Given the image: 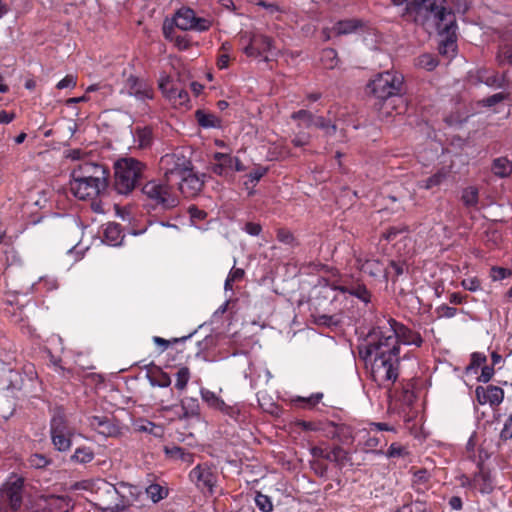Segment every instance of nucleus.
Wrapping results in <instances>:
<instances>
[{
  "label": "nucleus",
  "instance_id": "nucleus-1",
  "mask_svg": "<svg viewBox=\"0 0 512 512\" xmlns=\"http://www.w3.org/2000/svg\"><path fill=\"white\" fill-rule=\"evenodd\" d=\"M370 338L360 355L369 365L372 380L378 386L389 389L400 375V352L394 344H386L372 333Z\"/></svg>",
  "mask_w": 512,
  "mask_h": 512
},
{
  "label": "nucleus",
  "instance_id": "nucleus-2",
  "mask_svg": "<svg viewBox=\"0 0 512 512\" xmlns=\"http://www.w3.org/2000/svg\"><path fill=\"white\" fill-rule=\"evenodd\" d=\"M108 171L102 165L83 162L71 172L70 191L80 200L93 199L106 190Z\"/></svg>",
  "mask_w": 512,
  "mask_h": 512
},
{
  "label": "nucleus",
  "instance_id": "nucleus-3",
  "mask_svg": "<svg viewBox=\"0 0 512 512\" xmlns=\"http://www.w3.org/2000/svg\"><path fill=\"white\" fill-rule=\"evenodd\" d=\"M445 3V0H411L407 13L427 30L435 27L447 29L448 25L453 24L455 14Z\"/></svg>",
  "mask_w": 512,
  "mask_h": 512
},
{
  "label": "nucleus",
  "instance_id": "nucleus-4",
  "mask_svg": "<svg viewBox=\"0 0 512 512\" xmlns=\"http://www.w3.org/2000/svg\"><path fill=\"white\" fill-rule=\"evenodd\" d=\"M371 333L386 344L388 342H391L392 345L394 344L399 352L400 344L420 347L423 343V339L418 332L413 331L393 318L379 322Z\"/></svg>",
  "mask_w": 512,
  "mask_h": 512
},
{
  "label": "nucleus",
  "instance_id": "nucleus-5",
  "mask_svg": "<svg viewBox=\"0 0 512 512\" xmlns=\"http://www.w3.org/2000/svg\"><path fill=\"white\" fill-rule=\"evenodd\" d=\"M114 188L119 194H129L143 177L145 165L134 158L119 159L115 165Z\"/></svg>",
  "mask_w": 512,
  "mask_h": 512
},
{
  "label": "nucleus",
  "instance_id": "nucleus-6",
  "mask_svg": "<svg viewBox=\"0 0 512 512\" xmlns=\"http://www.w3.org/2000/svg\"><path fill=\"white\" fill-rule=\"evenodd\" d=\"M404 77L396 71H386L378 74L369 82L368 88L371 93L379 100L384 101V105H388V101L400 96L403 91Z\"/></svg>",
  "mask_w": 512,
  "mask_h": 512
},
{
  "label": "nucleus",
  "instance_id": "nucleus-7",
  "mask_svg": "<svg viewBox=\"0 0 512 512\" xmlns=\"http://www.w3.org/2000/svg\"><path fill=\"white\" fill-rule=\"evenodd\" d=\"M142 193L164 209H171L179 204V199L173 191V184L166 181H148L142 187Z\"/></svg>",
  "mask_w": 512,
  "mask_h": 512
},
{
  "label": "nucleus",
  "instance_id": "nucleus-8",
  "mask_svg": "<svg viewBox=\"0 0 512 512\" xmlns=\"http://www.w3.org/2000/svg\"><path fill=\"white\" fill-rule=\"evenodd\" d=\"M24 481L16 475L11 476L0 488V510L16 512L22 504Z\"/></svg>",
  "mask_w": 512,
  "mask_h": 512
},
{
  "label": "nucleus",
  "instance_id": "nucleus-9",
  "mask_svg": "<svg viewBox=\"0 0 512 512\" xmlns=\"http://www.w3.org/2000/svg\"><path fill=\"white\" fill-rule=\"evenodd\" d=\"M164 181L174 184L191 167L190 160L181 152L165 154L159 162Z\"/></svg>",
  "mask_w": 512,
  "mask_h": 512
},
{
  "label": "nucleus",
  "instance_id": "nucleus-10",
  "mask_svg": "<svg viewBox=\"0 0 512 512\" xmlns=\"http://www.w3.org/2000/svg\"><path fill=\"white\" fill-rule=\"evenodd\" d=\"M191 482L202 493L212 495L217 484V473L207 463L198 464L189 473Z\"/></svg>",
  "mask_w": 512,
  "mask_h": 512
},
{
  "label": "nucleus",
  "instance_id": "nucleus-11",
  "mask_svg": "<svg viewBox=\"0 0 512 512\" xmlns=\"http://www.w3.org/2000/svg\"><path fill=\"white\" fill-rule=\"evenodd\" d=\"M51 439L58 451H67L71 447L72 430L68 427L66 419L61 414H56L51 419Z\"/></svg>",
  "mask_w": 512,
  "mask_h": 512
},
{
  "label": "nucleus",
  "instance_id": "nucleus-12",
  "mask_svg": "<svg viewBox=\"0 0 512 512\" xmlns=\"http://www.w3.org/2000/svg\"><path fill=\"white\" fill-rule=\"evenodd\" d=\"M243 52L248 57H261L263 60L268 61L270 55L276 54L273 39L261 33H252L248 38V44L244 47Z\"/></svg>",
  "mask_w": 512,
  "mask_h": 512
},
{
  "label": "nucleus",
  "instance_id": "nucleus-13",
  "mask_svg": "<svg viewBox=\"0 0 512 512\" xmlns=\"http://www.w3.org/2000/svg\"><path fill=\"white\" fill-rule=\"evenodd\" d=\"M174 21L176 27L184 31L195 30L203 32L208 30L212 25V21L210 19L197 17L195 12L190 8L180 9L176 13Z\"/></svg>",
  "mask_w": 512,
  "mask_h": 512
},
{
  "label": "nucleus",
  "instance_id": "nucleus-14",
  "mask_svg": "<svg viewBox=\"0 0 512 512\" xmlns=\"http://www.w3.org/2000/svg\"><path fill=\"white\" fill-rule=\"evenodd\" d=\"M332 289L353 296L365 304L371 301L370 292L359 279L342 278L332 284Z\"/></svg>",
  "mask_w": 512,
  "mask_h": 512
},
{
  "label": "nucleus",
  "instance_id": "nucleus-15",
  "mask_svg": "<svg viewBox=\"0 0 512 512\" xmlns=\"http://www.w3.org/2000/svg\"><path fill=\"white\" fill-rule=\"evenodd\" d=\"M179 191L187 198L197 196L205 183V174H197L192 166L176 182Z\"/></svg>",
  "mask_w": 512,
  "mask_h": 512
},
{
  "label": "nucleus",
  "instance_id": "nucleus-16",
  "mask_svg": "<svg viewBox=\"0 0 512 512\" xmlns=\"http://www.w3.org/2000/svg\"><path fill=\"white\" fill-rule=\"evenodd\" d=\"M36 505L44 512H68L71 500L67 496L40 495L36 499Z\"/></svg>",
  "mask_w": 512,
  "mask_h": 512
},
{
  "label": "nucleus",
  "instance_id": "nucleus-17",
  "mask_svg": "<svg viewBox=\"0 0 512 512\" xmlns=\"http://www.w3.org/2000/svg\"><path fill=\"white\" fill-rule=\"evenodd\" d=\"M98 490L103 491L111 498L112 501H114V505L100 507L102 512H123L129 507L130 503L128 499L120 495L119 491L113 484L102 480L99 483Z\"/></svg>",
  "mask_w": 512,
  "mask_h": 512
},
{
  "label": "nucleus",
  "instance_id": "nucleus-18",
  "mask_svg": "<svg viewBox=\"0 0 512 512\" xmlns=\"http://www.w3.org/2000/svg\"><path fill=\"white\" fill-rule=\"evenodd\" d=\"M495 61L499 67H512V29H508L501 34Z\"/></svg>",
  "mask_w": 512,
  "mask_h": 512
},
{
  "label": "nucleus",
  "instance_id": "nucleus-19",
  "mask_svg": "<svg viewBox=\"0 0 512 512\" xmlns=\"http://www.w3.org/2000/svg\"><path fill=\"white\" fill-rule=\"evenodd\" d=\"M447 27V29H441V27H435L434 29L442 37L439 44V52L443 55L453 56L456 51V17H454L453 24Z\"/></svg>",
  "mask_w": 512,
  "mask_h": 512
},
{
  "label": "nucleus",
  "instance_id": "nucleus-20",
  "mask_svg": "<svg viewBox=\"0 0 512 512\" xmlns=\"http://www.w3.org/2000/svg\"><path fill=\"white\" fill-rule=\"evenodd\" d=\"M475 394L481 405L489 403L491 406H497L504 399L503 389L494 385H489L486 388L478 386L475 390Z\"/></svg>",
  "mask_w": 512,
  "mask_h": 512
},
{
  "label": "nucleus",
  "instance_id": "nucleus-21",
  "mask_svg": "<svg viewBox=\"0 0 512 512\" xmlns=\"http://www.w3.org/2000/svg\"><path fill=\"white\" fill-rule=\"evenodd\" d=\"M89 425L99 434L106 437H114L120 433L119 426L113 419L106 416H92L89 418Z\"/></svg>",
  "mask_w": 512,
  "mask_h": 512
},
{
  "label": "nucleus",
  "instance_id": "nucleus-22",
  "mask_svg": "<svg viewBox=\"0 0 512 512\" xmlns=\"http://www.w3.org/2000/svg\"><path fill=\"white\" fill-rule=\"evenodd\" d=\"M129 95L139 100L152 99L153 89L143 80L131 75L126 80L125 85Z\"/></svg>",
  "mask_w": 512,
  "mask_h": 512
},
{
  "label": "nucleus",
  "instance_id": "nucleus-23",
  "mask_svg": "<svg viewBox=\"0 0 512 512\" xmlns=\"http://www.w3.org/2000/svg\"><path fill=\"white\" fill-rule=\"evenodd\" d=\"M412 489L418 494H425L431 487V474L427 469H416L412 472Z\"/></svg>",
  "mask_w": 512,
  "mask_h": 512
},
{
  "label": "nucleus",
  "instance_id": "nucleus-24",
  "mask_svg": "<svg viewBox=\"0 0 512 512\" xmlns=\"http://www.w3.org/2000/svg\"><path fill=\"white\" fill-rule=\"evenodd\" d=\"M328 433L332 438L338 439L343 444H350L354 439L353 428L345 423H330Z\"/></svg>",
  "mask_w": 512,
  "mask_h": 512
},
{
  "label": "nucleus",
  "instance_id": "nucleus-25",
  "mask_svg": "<svg viewBox=\"0 0 512 512\" xmlns=\"http://www.w3.org/2000/svg\"><path fill=\"white\" fill-rule=\"evenodd\" d=\"M470 485L483 494L491 493L494 488L490 473L483 468H480L479 472L474 475Z\"/></svg>",
  "mask_w": 512,
  "mask_h": 512
},
{
  "label": "nucleus",
  "instance_id": "nucleus-26",
  "mask_svg": "<svg viewBox=\"0 0 512 512\" xmlns=\"http://www.w3.org/2000/svg\"><path fill=\"white\" fill-rule=\"evenodd\" d=\"M450 175V170L441 168L427 179L418 181L417 187L425 190H432L442 185Z\"/></svg>",
  "mask_w": 512,
  "mask_h": 512
},
{
  "label": "nucleus",
  "instance_id": "nucleus-27",
  "mask_svg": "<svg viewBox=\"0 0 512 512\" xmlns=\"http://www.w3.org/2000/svg\"><path fill=\"white\" fill-rule=\"evenodd\" d=\"M214 159L216 163L213 164L212 170L220 176H225L232 171L233 161H237V157H232L224 153H216Z\"/></svg>",
  "mask_w": 512,
  "mask_h": 512
},
{
  "label": "nucleus",
  "instance_id": "nucleus-28",
  "mask_svg": "<svg viewBox=\"0 0 512 512\" xmlns=\"http://www.w3.org/2000/svg\"><path fill=\"white\" fill-rule=\"evenodd\" d=\"M325 460L333 462L336 464V466L342 468L350 462V456L349 453L340 446H335L332 448L328 447Z\"/></svg>",
  "mask_w": 512,
  "mask_h": 512
},
{
  "label": "nucleus",
  "instance_id": "nucleus-29",
  "mask_svg": "<svg viewBox=\"0 0 512 512\" xmlns=\"http://www.w3.org/2000/svg\"><path fill=\"white\" fill-rule=\"evenodd\" d=\"M478 78L485 85L494 88H502L506 85L507 82L505 72L502 75H499L496 72L488 73L486 71H483L479 72Z\"/></svg>",
  "mask_w": 512,
  "mask_h": 512
},
{
  "label": "nucleus",
  "instance_id": "nucleus-30",
  "mask_svg": "<svg viewBox=\"0 0 512 512\" xmlns=\"http://www.w3.org/2000/svg\"><path fill=\"white\" fill-rule=\"evenodd\" d=\"M123 239L121 227L116 223H108L104 229V241L111 246H116Z\"/></svg>",
  "mask_w": 512,
  "mask_h": 512
},
{
  "label": "nucleus",
  "instance_id": "nucleus-31",
  "mask_svg": "<svg viewBox=\"0 0 512 512\" xmlns=\"http://www.w3.org/2000/svg\"><path fill=\"white\" fill-rule=\"evenodd\" d=\"M361 26V22L356 19H347L338 21L332 28L336 35H347L355 32Z\"/></svg>",
  "mask_w": 512,
  "mask_h": 512
},
{
  "label": "nucleus",
  "instance_id": "nucleus-32",
  "mask_svg": "<svg viewBox=\"0 0 512 512\" xmlns=\"http://www.w3.org/2000/svg\"><path fill=\"white\" fill-rule=\"evenodd\" d=\"M134 141L137 143L138 148H148L153 141L152 130L148 127H138L134 132Z\"/></svg>",
  "mask_w": 512,
  "mask_h": 512
},
{
  "label": "nucleus",
  "instance_id": "nucleus-33",
  "mask_svg": "<svg viewBox=\"0 0 512 512\" xmlns=\"http://www.w3.org/2000/svg\"><path fill=\"white\" fill-rule=\"evenodd\" d=\"M195 118L198 124L203 128H215L220 125V120L217 116L201 109L195 112Z\"/></svg>",
  "mask_w": 512,
  "mask_h": 512
},
{
  "label": "nucleus",
  "instance_id": "nucleus-34",
  "mask_svg": "<svg viewBox=\"0 0 512 512\" xmlns=\"http://www.w3.org/2000/svg\"><path fill=\"white\" fill-rule=\"evenodd\" d=\"M357 263L360 270L369 274L370 276H378L383 272V266L378 260L367 259L362 262L361 259H357Z\"/></svg>",
  "mask_w": 512,
  "mask_h": 512
},
{
  "label": "nucleus",
  "instance_id": "nucleus-35",
  "mask_svg": "<svg viewBox=\"0 0 512 512\" xmlns=\"http://www.w3.org/2000/svg\"><path fill=\"white\" fill-rule=\"evenodd\" d=\"M166 98L174 106L185 107V108L188 107V104L190 101L188 92L186 90L178 89L175 87L172 89V92H170V94H168V96Z\"/></svg>",
  "mask_w": 512,
  "mask_h": 512
},
{
  "label": "nucleus",
  "instance_id": "nucleus-36",
  "mask_svg": "<svg viewBox=\"0 0 512 512\" xmlns=\"http://www.w3.org/2000/svg\"><path fill=\"white\" fill-rule=\"evenodd\" d=\"M148 380L152 386L162 387L166 388L169 387L171 384V378L170 376L162 371L161 369H157L156 371L152 372L148 376Z\"/></svg>",
  "mask_w": 512,
  "mask_h": 512
},
{
  "label": "nucleus",
  "instance_id": "nucleus-37",
  "mask_svg": "<svg viewBox=\"0 0 512 512\" xmlns=\"http://www.w3.org/2000/svg\"><path fill=\"white\" fill-rule=\"evenodd\" d=\"M135 430L138 432H146L156 437L163 435V428L148 420H140L135 424Z\"/></svg>",
  "mask_w": 512,
  "mask_h": 512
},
{
  "label": "nucleus",
  "instance_id": "nucleus-38",
  "mask_svg": "<svg viewBox=\"0 0 512 512\" xmlns=\"http://www.w3.org/2000/svg\"><path fill=\"white\" fill-rule=\"evenodd\" d=\"M461 199L464 205L468 208H475L478 204L479 191L476 187L470 186L462 191Z\"/></svg>",
  "mask_w": 512,
  "mask_h": 512
},
{
  "label": "nucleus",
  "instance_id": "nucleus-39",
  "mask_svg": "<svg viewBox=\"0 0 512 512\" xmlns=\"http://www.w3.org/2000/svg\"><path fill=\"white\" fill-rule=\"evenodd\" d=\"M492 170L495 175L505 177L510 174L512 165L507 158L500 157L494 160Z\"/></svg>",
  "mask_w": 512,
  "mask_h": 512
},
{
  "label": "nucleus",
  "instance_id": "nucleus-40",
  "mask_svg": "<svg viewBox=\"0 0 512 512\" xmlns=\"http://www.w3.org/2000/svg\"><path fill=\"white\" fill-rule=\"evenodd\" d=\"M322 65L327 69H333L338 65L337 52L332 48L324 49L320 57Z\"/></svg>",
  "mask_w": 512,
  "mask_h": 512
},
{
  "label": "nucleus",
  "instance_id": "nucleus-41",
  "mask_svg": "<svg viewBox=\"0 0 512 512\" xmlns=\"http://www.w3.org/2000/svg\"><path fill=\"white\" fill-rule=\"evenodd\" d=\"M94 459V453L90 448L80 447L77 448L71 456V460L76 463L86 464Z\"/></svg>",
  "mask_w": 512,
  "mask_h": 512
},
{
  "label": "nucleus",
  "instance_id": "nucleus-42",
  "mask_svg": "<svg viewBox=\"0 0 512 512\" xmlns=\"http://www.w3.org/2000/svg\"><path fill=\"white\" fill-rule=\"evenodd\" d=\"M146 493L148 497L154 502L157 503L160 500L164 499L168 495V491L166 488L162 487L159 484H151L146 488Z\"/></svg>",
  "mask_w": 512,
  "mask_h": 512
},
{
  "label": "nucleus",
  "instance_id": "nucleus-43",
  "mask_svg": "<svg viewBox=\"0 0 512 512\" xmlns=\"http://www.w3.org/2000/svg\"><path fill=\"white\" fill-rule=\"evenodd\" d=\"M255 505L262 512H272L273 511V503L269 496L262 494L261 492H257L255 495Z\"/></svg>",
  "mask_w": 512,
  "mask_h": 512
},
{
  "label": "nucleus",
  "instance_id": "nucleus-44",
  "mask_svg": "<svg viewBox=\"0 0 512 512\" xmlns=\"http://www.w3.org/2000/svg\"><path fill=\"white\" fill-rule=\"evenodd\" d=\"M200 393L202 399L208 404L209 407L218 410L219 407L222 406L223 400L214 392L207 389H202Z\"/></svg>",
  "mask_w": 512,
  "mask_h": 512
},
{
  "label": "nucleus",
  "instance_id": "nucleus-45",
  "mask_svg": "<svg viewBox=\"0 0 512 512\" xmlns=\"http://www.w3.org/2000/svg\"><path fill=\"white\" fill-rule=\"evenodd\" d=\"M371 431L366 432L363 436L364 440L360 444H362V449L364 452H373L380 445L381 440L377 436H373L370 434Z\"/></svg>",
  "mask_w": 512,
  "mask_h": 512
},
{
  "label": "nucleus",
  "instance_id": "nucleus-46",
  "mask_svg": "<svg viewBox=\"0 0 512 512\" xmlns=\"http://www.w3.org/2000/svg\"><path fill=\"white\" fill-rule=\"evenodd\" d=\"M189 379H190V370L188 369V367H181L176 374L175 387L178 390L183 391L186 388V386L189 382Z\"/></svg>",
  "mask_w": 512,
  "mask_h": 512
},
{
  "label": "nucleus",
  "instance_id": "nucleus-47",
  "mask_svg": "<svg viewBox=\"0 0 512 512\" xmlns=\"http://www.w3.org/2000/svg\"><path fill=\"white\" fill-rule=\"evenodd\" d=\"M489 276L492 281H501L503 279L509 278L512 276V270L499 267V266H493L490 269Z\"/></svg>",
  "mask_w": 512,
  "mask_h": 512
},
{
  "label": "nucleus",
  "instance_id": "nucleus-48",
  "mask_svg": "<svg viewBox=\"0 0 512 512\" xmlns=\"http://www.w3.org/2000/svg\"><path fill=\"white\" fill-rule=\"evenodd\" d=\"M416 65L423 69L431 71L437 66V60L431 54H423L418 57Z\"/></svg>",
  "mask_w": 512,
  "mask_h": 512
},
{
  "label": "nucleus",
  "instance_id": "nucleus-49",
  "mask_svg": "<svg viewBox=\"0 0 512 512\" xmlns=\"http://www.w3.org/2000/svg\"><path fill=\"white\" fill-rule=\"evenodd\" d=\"M487 361V358L485 354L480 352H474L471 354V361L470 364L466 367V372L469 373L471 371L476 370L483 364H485Z\"/></svg>",
  "mask_w": 512,
  "mask_h": 512
},
{
  "label": "nucleus",
  "instance_id": "nucleus-50",
  "mask_svg": "<svg viewBox=\"0 0 512 512\" xmlns=\"http://www.w3.org/2000/svg\"><path fill=\"white\" fill-rule=\"evenodd\" d=\"M262 374H265V383L266 384L272 378V374H271V372L267 368L261 367L259 369H254L253 372H252V378H251V386L252 387H256L257 386L258 380L262 376Z\"/></svg>",
  "mask_w": 512,
  "mask_h": 512
},
{
  "label": "nucleus",
  "instance_id": "nucleus-51",
  "mask_svg": "<svg viewBox=\"0 0 512 512\" xmlns=\"http://www.w3.org/2000/svg\"><path fill=\"white\" fill-rule=\"evenodd\" d=\"M461 286L470 292L481 290V281L477 277H469L461 281Z\"/></svg>",
  "mask_w": 512,
  "mask_h": 512
},
{
  "label": "nucleus",
  "instance_id": "nucleus-52",
  "mask_svg": "<svg viewBox=\"0 0 512 512\" xmlns=\"http://www.w3.org/2000/svg\"><path fill=\"white\" fill-rule=\"evenodd\" d=\"M158 86L165 97H167L168 94H170V92H172V89L174 88L173 86H171V77L166 73H162L160 75Z\"/></svg>",
  "mask_w": 512,
  "mask_h": 512
},
{
  "label": "nucleus",
  "instance_id": "nucleus-53",
  "mask_svg": "<svg viewBox=\"0 0 512 512\" xmlns=\"http://www.w3.org/2000/svg\"><path fill=\"white\" fill-rule=\"evenodd\" d=\"M407 454L408 453H407L405 447H403L397 443H392L387 451V457H389V458L404 457Z\"/></svg>",
  "mask_w": 512,
  "mask_h": 512
},
{
  "label": "nucleus",
  "instance_id": "nucleus-54",
  "mask_svg": "<svg viewBox=\"0 0 512 512\" xmlns=\"http://www.w3.org/2000/svg\"><path fill=\"white\" fill-rule=\"evenodd\" d=\"M294 120H303L307 127H311L313 115L307 110H299L291 115Z\"/></svg>",
  "mask_w": 512,
  "mask_h": 512
},
{
  "label": "nucleus",
  "instance_id": "nucleus-55",
  "mask_svg": "<svg viewBox=\"0 0 512 512\" xmlns=\"http://www.w3.org/2000/svg\"><path fill=\"white\" fill-rule=\"evenodd\" d=\"M167 453L171 454L174 457L180 458L181 460L185 462H192V454L189 452H186L181 447H174L171 450H167Z\"/></svg>",
  "mask_w": 512,
  "mask_h": 512
},
{
  "label": "nucleus",
  "instance_id": "nucleus-56",
  "mask_svg": "<svg viewBox=\"0 0 512 512\" xmlns=\"http://www.w3.org/2000/svg\"><path fill=\"white\" fill-rule=\"evenodd\" d=\"M322 397V393H314L307 398H299L298 401L303 402V407L311 408L317 405L321 401Z\"/></svg>",
  "mask_w": 512,
  "mask_h": 512
},
{
  "label": "nucleus",
  "instance_id": "nucleus-57",
  "mask_svg": "<svg viewBox=\"0 0 512 512\" xmlns=\"http://www.w3.org/2000/svg\"><path fill=\"white\" fill-rule=\"evenodd\" d=\"M29 463L32 467L43 468L49 463V460L44 455L33 454L29 458Z\"/></svg>",
  "mask_w": 512,
  "mask_h": 512
},
{
  "label": "nucleus",
  "instance_id": "nucleus-58",
  "mask_svg": "<svg viewBox=\"0 0 512 512\" xmlns=\"http://www.w3.org/2000/svg\"><path fill=\"white\" fill-rule=\"evenodd\" d=\"M507 96H508V94H506L504 92H499V93L493 94L492 96H489L486 99H484L483 103L485 106L491 107V106H494L495 104L503 101L504 99H506Z\"/></svg>",
  "mask_w": 512,
  "mask_h": 512
},
{
  "label": "nucleus",
  "instance_id": "nucleus-59",
  "mask_svg": "<svg viewBox=\"0 0 512 512\" xmlns=\"http://www.w3.org/2000/svg\"><path fill=\"white\" fill-rule=\"evenodd\" d=\"M309 142H310V135L307 133H298L292 139V143L296 147H303L305 145H308Z\"/></svg>",
  "mask_w": 512,
  "mask_h": 512
},
{
  "label": "nucleus",
  "instance_id": "nucleus-60",
  "mask_svg": "<svg viewBox=\"0 0 512 512\" xmlns=\"http://www.w3.org/2000/svg\"><path fill=\"white\" fill-rule=\"evenodd\" d=\"M494 375L493 366H483L481 370V374L478 377L479 382L487 383L491 380Z\"/></svg>",
  "mask_w": 512,
  "mask_h": 512
},
{
  "label": "nucleus",
  "instance_id": "nucleus-61",
  "mask_svg": "<svg viewBox=\"0 0 512 512\" xmlns=\"http://www.w3.org/2000/svg\"><path fill=\"white\" fill-rule=\"evenodd\" d=\"M218 410L233 419H237L239 415V410L236 407L229 406L224 401L222 406H220Z\"/></svg>",
  "mask_w": 512,
  "mask_h": 512
},
{
  "label": "nucleus",
  "instance_id": "nucleus-62",
  "mask_svg": "<svg viewBox=\"0 0 512 512\" xmlns=\"http://www.w3.org/2000/svg\"><path fill=\"white\" fill-rule=\"evenodd\" d=\"M500 436L504 440H508L512 438V414L506 420L504 427L500 433Z\"/></svg>",
  "mask_w": 512,
  "mask_h": 512
},
{
  "label": "nucleus",
  "instance_id": "nucleus-63",
  "mask_svg": "<svg viewBox=\"0 0 512 512\" xmlns=\"http://www.w3.org/2000/svg\"><path fill=\"white\" fill-rule=\"evenodd\" d=\"M413 512H434L426 501L416 499L413 501Z\"/></svg>",
  "mask_w": 512,
  "mask_h": 512
},
{
  "label": "nucleus",
  "instance_id": "nucleus-64",
  "mask_svg": "<svg viewBox=\"0 0 512 512\" xmlns=\"http://www.w3.org/2000/svg\"><path fill=\"white\" fill-rule=\"evenodd\" d=\"M75 86H76V78L73 75L65 76L56 85V87L58 89H64V88L75 87Z\"/></svg>",
  "mask_w": 512,
  "mask_h": 512
}]
</instances>
